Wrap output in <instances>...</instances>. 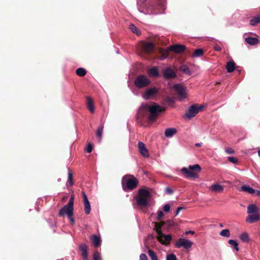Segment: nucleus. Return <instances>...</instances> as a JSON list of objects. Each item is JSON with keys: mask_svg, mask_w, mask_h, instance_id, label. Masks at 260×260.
Segmentation results:
<instances>
[{"mask_svg": "<svg viewBox=\"0 0 260 260\" xmlns=\"http://www.w3.org/2000/svg\"><path fill=\"white\" fill-rule=\"evenodd\" d=\"M165 110V108L155 103H153L151 105L148 104L142 105L138 113V122L141 125H142V118L146 114L147 111L149 112V115L148 116V121L150 123L154 122L157 120L159 114Z\"/></svg>", "mask_w": 260, "mask_h": 260, "instance_id": "f257e3e1", "label": "nucleus"}, {"mask_svg": "<svg viewBox=\"0 0 260 260\" xmlns=\"http://www.w3.org/2000/svg\"><path fill=\"white\" fill-rule=\"evenodd\" d=\"M121 184L123 190L128 191L136 188L138 185L139 181L134 175H126L122 177Z\"/></svg>", "mask_w": 260, "mask_h": 260, "instance_id": "f03ea898", "label": "nucleus"}, {"mask_svg": "<svg viewBox=\"0 0 260 260\" xmlns=\"http://www.w3.org/2000/svg\"><path fill=\"white\" fill-rule=\"evenodd\" d=\"M186 46L185 45L176 44L170 46L166 50H161L160 52L164 58H167L169 56L170 51L179 54L184 52Z\"/></svg>", "mask_w": 260, "mask_h": 260, "instance_id": "7ed1b4c3", "label": "nucleus"}, {"mask_svg": "<svg viewBox=\"0 0 260 260\" xmlns=\"http://www.w3.org/2000/svg\"><path fill=\"white\" fill-rule=\"evenodd\" d=\"M201 170V167L198 164L192 166H189V168H183L181 171L185 175L186 178H196L198 175L194 171L200 172Z\"/></svg>", "mask_w": 260, "mask_h": 260, "instance_id": "20e7f679", "label": "nucleus"}, {"mask_svg": "<svg viewBox=\"0 0 260 260\" xmlns=\"http://www.w3.org/2000/svg\"><path fill=\"white\" fill-rule=\"evenodd\" d=\"M139 197L137 198V204L141 207H146L148 205V199L150 196V192L145 189H140L138 190Z\"/></svg>", "mask_w": 260, "mask_h": 260, "instance_id": "39448f33", "label": "nucleus"}, {"mask_svg": "<svg viewBox=\"0 0 260 260\" xmlns=\"http://www.w3.org/2000/svg\"><path fill=\"white\" fill-rule=\"evenodd\" d=\"M151 81L145 75L138 76L134 81L135 85L139 88L147 87L150 85Z\"/></svg>", "mask_w": 260, "mask_h": 260, "instance_id": "423d86ee", "label": "nucleus"}, {"mask_svg": "<svg viewBox=\"0 0 260 260\" xmlns=\"http://www.w3.org/2000/svg\"><path fill=\"white\" fill-rule=\"evenodd\" d=\"M164 223L162 222V224L159 225L158 227H155V231L158 234L157 239L162 244H166V242L169 243L170 241L172 240V236L171 235H165L162 232L160 231L161 228L163 226V224Z\"/></svg>", "mask_w": 260, "mask_h": 260, "instance_id": "0eeeda50", "label": "nucleus"}, {"mask_svg": "<svg viewBox=\"0 0 260 260\" xmlns=\"http://www.w3.org/2000/svg\"><path fill=\"white\" fill-rule=\"evenodd\" d=\"M204 106L203 105L199 106L197 104L191 105L189 107L187 112L185 113V116L190 119L194 117L200 111H201Z\"/></svg>", "mask_w": 260, "mask_h": 260, "instance_id": "6e6552de", "label": "nucleus"}, {"mask_svg": "<svg viewBox=\"0 0 260 260\" xmlns=\"http://www.w3.org/2000/svg\"><path fill=\"white\" fill-rule=\"evenodd\" d=\"M193 245V243L186 239L179 238L175 243V246L176 248L183 247L185 249L190 248Z\"/></svg>", "mask_w": 260, "mask_h": 260, "instance_id": "1a4fd4ad", "label": "nucleus"}, {"mask_svg": "<svg viewBox=\"0 0 260 260\" xmlns=\"http://www.w3.org/2000/svg\"><path fill=\"white\" fill-rule=\"evenodd\" d=\"M73 210L74 207L69 206V205L67 204L59 210L58 215L59 217H62L66 214L68 217L73 216Z\"/></svg>", "mask_w": 260, "mask_h": 260, "instance_id": "9d476101", "label": "nucleus"}, {"mask_svg": "<svg viewBox=\"0 0 260 260\" xmlns=\"http://www.w3.org/2000/svg\"><path fill=\"white\" fill-rule=\"evenodd\" d=\"M174 89L176 92L180 101L186 98V92L183 86L180 84H175L174 86Z\"/></svg>", "mask_w": 260, "mask_h": 260, "instance_id": "9b49d317", "label": "nucleus"}, {"mask_svg": "<svg viewBox=\"0 0 260 260\" xmlns=\"http://www.w3.org/2000/svg\"><path fill=\"white\" fill-rule=\"evenodd\" d=\"M158 89L156 87L149 88L143 93L142 96L145 100L152 99L158 93Z\"/></svg>", "mask_w": 260, "mask_h": 260, "instance_id": "f8f14e48", "label": "nucleus"}, {"mask_svg": "<svg viewBox=\"0 0 260 260\" xmlns=\"http://www.w3.org/2000/svg\"><path fill=\"white\" fill-rule=\"evenodd\" d=\"M82 198L84 206L85 212L87 215H88L91 211V207L90 203L88 200L87 197L84 191H82Z\"/></svg>", "mask_w": 260, "mask_h": 260, "instance_id": "ddd939ff", "label": "nucleus"}, {"mask_svg": "<svg viewBox=\"0 0 260 260\" xmlns=\"http://www.w3.org/2000/svg\"><path fill=\"white\" fill-rule=\"evenodd\" d=\"M142 49L146 53H150L154 49V45L152 42H145L142 44Z\"/></svg>", "mask_w": 260, "mask_h": 260, "instance_id": "4468645a", "label": "nucleus"}, {"mask_svg": "<svg viewBox=\"0 0 260 260\" xmlns=\"http://www.w3.org/2000/svg\"><path fill=\"white\" fill-rule=\"evenodd\" d=\"M260 220V213L249 214L246 218V222L253 223Z\"/></svg>", "mask_w": 260, "mask_h": 260, "instance_id": "2eb2a0df", "label": "nucleus"}, {"mask_svg": "<svg viewBox=\"0 0 260 260\" xmlns=\"http://www.w3.org/2000/svg\"><path fill=\"white\" fill-rule=\"evenodd\" d=\"M138 148L139 151L141 154L144 157H147L149 156V153L148 150L146 149L145 145L142 142H138Z\"/></svg>", "mask_w": 260, "mask_h": 260, "instance_id": "dca6fc26", "label": "nucleus"}, {"mask_svg": "<svg viewBox=\"0 0 260 260\" xmlns=\"http://www.w3.org/2000/svg\"><path fill=\"white\" fill-rule=\"evenodd\" d=\"M163 75L166 79H172L176 76L175 72L170 68H168L163 71Z\"/></svg>", "mask_w": 260, "mask_h": 260, "instance_id": "f3484780", "label": "nucleus"}, {"mask_svg": "<svg viewBox=\"0 0 260 260\" xmlns=\"http://www.w3.org/2000/svg\"><path fill=\"white\" fill-rule=\"evenodd\" d=\"M259 208L253 204H250L247 207V213L249 214L259 213Z\"/></svg>", "mask_w": 260, "mask_h": 260, "instance_id": "a211bd4d", "label": "nucleus"}, {"mask_svg": "<svg viewBox=\"0 0 260 260\" xmlns=\"http://www.w3.org/2000/svg\"><path fill=\"white\" fill-rule=\"evenodd\" d=\"M90 240L95 247H98L101 245V241L100 237L93 235L91 236Z\"/></svg>", "mask_w": 260, "mask_h": 260, "instance_id": "6ab92c4d", "label": "nucleus"}, {"mask_svg": "<svg viewBox=\"0 0 260 260\" xmlns=\"http://www.w3.org/2000/svg\"><path fill=\"white\" fill-rule=\"evenodd\" d=\"M162 222L164 223L163 224V226L166 225L168 228L174 227L176 225V224L173 221L171 220H167L166 221H161L159 223H155V227H158Z\"/></svg>", "mask_w": 260, "mask_h": 260, "instance_id": "aec40b11", "label": "nucleus"}, {"mask_svg": "<svg viewBox=\"0 0 260 260\" xmlns=\"http://www.w3.org/2000/svg\"><path fill=\"white\" fill-rule=\"evenodd\" d=\"M177 132V129L175 128H168L165 130V136L167 138H171L175 135Z\"/></svg>", "mask_w": 260, "mask_h": 260, "instance_id": "412c9836", "label": "nucleus"}, {"mask_svg": "<svg viewBox=\"0 0 260 260\" xmlns=\"http://www.w3.org/2000/svg\"><path fill=\"white\" fill-rule=\"evenodd\" d=\"M86 105L87 108L90 111V112L91 113H93L94 112L93 102L92 99L90 97H87L86 98Z\"/></svg>", "mask_w": 260, "mask_h": 260, "instance_id": "4be33fe9", "label": "nucleus"}, {"mask_svg": "<svg viewBox=\"0 0 260 260\" xmlns=\"http://www.w3.org/2000/svg\"><path fill=\"white\" fill-rule=\"evenodd\" d=\"M87 248L88 247L85 244H82L79 246V249L82 252V256L83 259L87 258Z\"/></svg>", "mask_w": 260, "mask_h": 260, "instance_id": "5701e85b", "label": "nucleus"}, {"mask_svg": "<svg viewBox=\"0 0 260 260\" xmlns=\"http://www.w3.org/2000/svg\"><path fill=\"white\" fill-rule=\"evenodd\" d=\"M245 42L251 45H254L258 43V40L257 38L247 37L245 39Z\"/></svg>", "mask_w": 260, "mask_h": 260, "instance_id": "b1692460", "label": "nucleus"}, {"mask_svg": "<svg viewBox=\"0 0 260 260\" xmlns=\"http://www.w3.org/2000/svg\"><path fill=\"white\" fill-rule=\"evenodd\" d=\"M211 190L215 192H221L223 190V187L218 184H215L211 186Z\"/></svg>", "mask_w": 260, "mask_h": 260, "instance_id": "393cba45", "label": "nucleus"}, {"mask_svg": "<svg viewBox=\"0 0 260 260\" xmlns=\"http://www.w3.org/2000/svg\"><path fill=\"white\" fill-rule=\"evenodd\" d=\"M241 189L242 191L248 192L250 194H254L255 191V189L251 187L249 185H243L241 186Z\"/></svg>", "mask_w": 260, "mask_h": 260, "instance_id": "a878e982", "label": "nucleus"}, {"mask_svg": "<svg viewBox=\"0 0 260 260\" xmlns=\"http://www.w3.org/2000/svg\"><path fill=\"white\" fill-rule=\"evenodd\" d=\"M226 69L229 73L233 72L235 69V63L234 61L232 60L228 62L226 65Z\"/></svg>", "mask_w": 260, "mask_h": 260, "instance_id": "bb28decb", "label": "nucleus"}, {"mask_svg": "<svg viewBox=\"0 0 260 260\" xmlns=\"http://www.w3.org/2000/svg\"><path fill=\"white\" fill-rule=\"evenodd\" d=\"M148 74L150 76L153 77H158L159 76L158 69L155 67H152L151 69H150L148 70Z\"/></svg>", "mask_w": 260, "mask_h": 260, "instance_id": "cd10ccee", "label": "nucleus"}, {"mask_svg": "<svg viewBox=\"0 0 260 260\" xmlns=\"http://www.w3.org/2000/svg\"><path fill=\"white\" fill-rule=\"evenodd\" d=\"M146 248L148 249V254L149 256H150L151 259V260H158L156 253L152 249L149 248V247L148 246H147Z\"/></svg>", "mask_w": 260, "mask_h": 260, "instance_id": "c85d7f7f", "label": "nucleus"}, {"mask_svg": "<svg viewBox=\"0 0 260 260\" xmlns=\"http://www.w3.org/2000/svg\"><path fill=\"white\" fill-rule=\"evenodd\" d=\"M129 29L134 33L136 34L137 36H140L141 34L140 30L135 25L132 24L129 25Z\"/></svg>", "mask_w": 260, "mask_h": 260, "instance_id": "c756f323", "label": "nucleus"}, {"mask_svg": "<svg viewBox=\"0 0 260 260\" xmlns=\"http://www.w3.org/2000/svg\"><path fill=\"white\" fill-rule=\"evenodd\" d=\"M103 129H104V125L103 124L101 125L97 129L96 133V136L98 138H99V141H101V140L102 138Z\"/></svg>", "mask_w": 260, "mask_h": 260, "instance_id": "7c9ffc66", "label": "nucleus"}, {"mask_svg": "<svg viewBox=\"0 0 260 260\" xmlns=\"http://www.w3.org/2000/svg\"><path fill=\"white\" fill-rule=\"evenodd\" d=\"M76 73L80 77H83L86 74L87 71L83 68H79L76 70Z\"/></svg>", "mask_w": 260, "mask_h": 260, "instance_id": "2f4dec72", "label": "nucleus"}, {"mask_svg": "<svg viewBox=\"0 0 260 260\" xmlns=\"http://www.w3.org/2000/svg\"><path fill=\"white\" fill-rule=\"evenodd\" d=\"M204 54V50L202 49H197L194 51L192 56L193 57H198L202 56Z\"/></svg>", "mask_w": 260, "mask_h": 260, "instance_id": "473e14b6", "label": "nucleus"}, {"mask_svg": "<svg viewBox=\"0 0 260 260\" xmlns=\"http://www.w3.org/2000/svg\"><path fill=\"white\" fill-rule=\"evenodd\" d=\"M228 243L233 247L234 249L238 251L239 250L238 244L234 240L230 239L228 241Z\"/></svg>", "mask_w": 260, "mask_h": 260, "instance_id": "72a5a7b5", "label": "nucleus"}, {"mask_svg": "<svg viewBox=\"0 0 260 260\" xmlns=\"http://www.w3.org/2000/svg\"><path fill=\"white\" fill-rule=\"evenodd\" d=\"M258 23H260V15L255 16L250 20V24L252 26H254Z\"/></svg>", "mask_w": 260, "mask_h": 260, "instance_id": "f704fd0d", "label": "nucleus"}, {"mask_svg": "<svg viewBox=\"0 0 260 260\" xmlns=\"http://www.w3.org/2000/svg\"><path fill=\"white\" fill-rule=\"evenodd\" d=\"M179 71L186 74H190V70L186 65H182L179 67Z\"/></svg>", "mask_w": 260, "mask_h": 260, "instance_id": "c9c22d12", "label": "nucleus"}, {"mask_svg": "<svg viewBox=\"0 0 260 260\" xmlns=\"http://www.w3.org/2000/svg\"><path fill=\"white\" fill-rule=\"evenodd\" d=\"M240 239L244 242H247L249 241V238L247 233L242 234L240 237Z\"/></svg>", "mask_w": 260, "mask_h": 260, "instance_id": "e433bc0d", "label": "nucleus"}, {"mask_svg": "<svg viewBox=\"0 0 260 260\" xmlns=\"http://www.w3.org/2000/svg\"><path fill=\"white\" fill-rule=\"evenodd\" d=\"M220 235L222 237L229 238L230 237L231 235L230 232L228 229L223 230L220 232Z\"/></svg>", "mask_w": 260, "mask_h": 260, "instance_id": "4c0bfd02", "label": "nucleus"}, {"mask_svg": "<svg viewBox=\"0 0 260 260\" xmlns=\"http://www.w3.org/2000/svg\"><path fill=\"white\" fill-rule=\"evenodd\" d=\"M68 182L71 186L73 185V175L71 171H69L68 172Z\"/></svg>", "mask_w": 260, "mask_h": 260, "instance_id": "58836bf2", "label": "nucleus"}, {"mask_svg": "<svg viewBox=\"0 0 260 260\" xmlns=\"http://www.w3.org/2000/svg\"><path fill=\"white\" fill-rule=\"evenodd\" d=\"M166 260H177V257L175 254L171 253L167 255Z\"/></svg>", "mask_w": 260, "mask_h": 260, "instance_id": "ea45409f", "label": "nucleus"}, {"mask_svg": "<svg viewBox=\"0 0 260 260\" xmlns=\"http://www.w3.org/2000/svg\"><path fill=\"white\" fill-rule=\"evenodd\" d=\"M228 159L229 161L233 163L234 164H237L238 161V159L237 158L233 157V156H230L228 158Z\"/></svg>", "mask_w": 260, "mask_h": 260, "instance_id": "a19ab883", "label": "nucleus"}, {"mask_svg": "<svg viewBox=\"0 0 260 260\" xmlns=\"http://www.w3.org/2000/svg\"><path fill=\"white\" fill-rule=\"evenodd\" d=\"M74 194H72L70 197L69 202L68 203V205H69V206L73 207L74 206Z\"/></svg>", "mask_w": 260, "mask_h": 260, "instance_id": "79ce46f5", "label": "nucleus"}, {"mask_svg": "<svg viewBox=\"0 0 260 260\" xmlns=\"http://www.w3.org/2000/svg\"><path fill=\"white\" fill-rule=\"evenodd\" d=\"M93 260H101L100 254L98 252H95L94 253Z\"/></svg>", "mask_w": 260, "mask_h": 260, "instance_id": "37998d69", "label": "nucleus"}, {"mask_svg": "<svg viewBox=\"0 0 260 260\" xmlns=\"http://www.w3.org/2000/svg\"><path fill=\"white\" fill-rule=\"evenodd\" d=\"M164 215V213L162 211H161V210L158 211L157 212V219L158 220H160L162 218Z\"/></svg>", "mask_w": 260, "mask_h": 260, "instance_id": "c03bdc74", "label": "nucleus"}, {"mask_svg": "<svg viewBox=\"0 0 260 260\" xmlns=\"http://www.w3.org/2000/svg\"><path fill=\"white\" fill-rule=\"evenodd\" d=\"M86 150L87 153H90L92 151V145L91 143H88Z\"/></svg>", "mask_w": 260, "mask_h": 260, "instance_id": "a18cd8bd", "label": "nucleus"}, {"mask_svg": "<svg viewBox=\"0 0 260 260\" xmlns=\"http://www.w3.org/2000/svg\"><path fill=\"white\" fill-rule=\"evenodd\" d=\"M139 260H148V257L145 253H141L140 255Z\"/></svg>", "mask_w": 260, "mask_h": 260, "instance_id": "49530a36", "label": "nucleus"}, {"mask_svg": "<svg viewBox=\"0 0 260 260\" xmlns=\"http://www.w3.org/2000/svg\"><path fill=\"white\" fill-rule=\"evenodd\" d=\"M166 192L168 194H172L173 193V190L170 187H167L165 189Z\"/></svg>", "mask_w": 260, "mask_h": 260, "instance_id": "de8ad7c7", "label": "nucleus"}, {"mask_svg": "<svg viewBox=\"0 0 260 260\" xmlns=\"http://www.w3.org/2000/svg\"><path fill=\"white\" fill-rule=\"evenodd\" d=\"M170 209V206L169 204H166L164 206V211L165 212H169V210Z\"/></svg>", "mask_w": 260, "mask_h": 260, "instance_id": "09e8293b", "label": "nucleus"}, {"mask_svg": "<svg viewBox=\"0 0 260 260\" xmlns=\"http://www.w3.org/2000/svg\"><path fill=\"white\" fill-rule=\"evenodd\" d=\"M225 152L228 154H234L235 153L234 150L231 148H228L226 149Z\"/></svg>", "mask_w": 260, "mask_h": 260, "instance_id": "8fccbe9b", "label": "nucleus"}, {"mask_svg": "<svg viewBox=\"0 0 260 260\" xmlns=\"http://www.w3.org/2000/svg\"><path fill=\"white\" fill-rule=\"evenodd\" d=\"M214 49L216 51H220L221 50V47L217 44H215L214 46Z\"/></svg>", "mask_w": 260, "mask_h": 260, "instance_id": "3c124183", "label": "nucleus"}, {"mask_svg": "<svg viewBox=\"0 0 260 260\" xmlns=\"http://www.w3.org/2000/svg\"><path fill=\"white\" fill-rule=\"evenodd\" d=\"M166 101L168 102L169 104H173L174 103L173 99L170 98H167L166 99Z\"/></svg>", "mask_w": 260, "mask_h": 260, "instance_id": "603ef678", "label": "nucleus"}, {"mask_svg": "<svg viewBox=\"0 0 260 260\" xmlns=\"http://www.w3.org/2000/svg\"><path fill=\"white\" fill-rule=\"evenodd\" d=\"M70 221V222L72 224H74L75 223V220L73 218V216L68 217Z\"/></svg>", "mask_w": 260, "mask_h": 260, "instance_id": "864d4df0", "label": "nucleus"}, {"mask_svg": "<svg viewBox=\"0 0 260 260\" xmlns=\"http://www.w3.org/2000/svg\"><path fill=\"white\" fill-rule=\"evenodd\" d=\"M146 1H147V0H139V1H138V4L139 5H140V4H144V3Z\"/></svg>", "mask_w": 260, "mask_h": 260, "instance_id": "5fc2aeb1", "label": "nucleus"}, {"mask_svg": "<svg viewBox=\"0 0 260 260\" xmlns=\"http://www.w3.org/2000/svg\"><path fill=\"white\" fill-rule=\"evenodd\" d=\"M188 234H190L191 235H193L194 234V232L192 231H187V232H185V234L186 235H187Z\"/></svg>", "mask_w": 260, "mask_h": 260, "instance_id": "6e6d98bb", "label": "nucleus"}, {"mask_svg": "<svg viewBox=\"0 0 260 260\" xmlns=\"http://www.w3.org/2000/svg\"><path fill=\"white\" fill-rule=\"evenodd\" d=\"M256 196H260V191L258 190H255V193Z\"/></svg>", "mask_w": 260, "mask_h": 260, "instance_id": "4d7b16f0", "label": "nucleus"}, {"mask_svg": "<svg viewBox=\"0 0 260 260\" xmlns=\"http://www.w3.org/2000/svg\"><path fill=\"white\" fill-rule=\"evenodd\" d=\"M184 209V208L182 207H179L177 208V209H178V210H179L180 211L183 210Z\"/></svg>", "mask_w": 260, "mask_h": 260, "instance_id": "13d9d810", "label": "nucleus"}, {"mask_svg": "<svg viewBox=\"0 0 260 260\" xmlns=\"http://www.w3.org/2000/svg\"><path fill=\"white\" fill-rule=\"evenodd\" d=\"M179 212H180V211L178 210V209H177L176 213H175V216L178 215Z\"/></svg>", "mask_w": 260, "mask_h": 260, "instance_id": "bf43d9fd", "label": "nucleus"}, {"mask_svg": "<svg viewBox=\"0 0 260 260\" xmlns=\"http://www.w3.org/2000/svg\"><path fill=\"white\" fill-rule=\"evenodd\" d=\"M179 212H180V211L178 210V209H177L176 213H175V216L178 215Z\"/></svg>", "mask_w": 260, "mask_h": 260, "instance_id": "052dcab7", "label": "nucleus"}, {"mask_svg": "<svg viewBox=\"0 0 260 260\" xmlns=\"http://www.w3.org/2000/svg\"><path fill=\"white\" fill-rule=\"evenodd\" d=\"M195 145L197 147H201L202 144H201V143H196Z\"/></svg>", "mask_w": 260, "mask_h": 260, "instance_id": "680f3d73", "label": "nucleus"}, {"mask_svg": "<svg viewBox=\"0 0 260 260\" xmlns=\"http://www.w3.org/2000/svg\"><path fill=\"white\" fill-rule=\"evenodd\" d=\"M219 226H220V228H222V227L223 226V224H222V223H220V224H219Z\"/></svg>", "mask_w": 260, "mask_h": 260, "instance_id": "e2e57ef3", "label": "nucleus"}, {"mask_svg": "<svg viewBox=\"0 0 260 260\" xmlns=\"http://www.w3.org/2000/svg\"><path fill=\"white\" fill-rule=\"evenodd\" d=\"M258 154L259 157H260V150H259L258 151Z\"/></svg>", "mask_w": 260, "mask_h": 260, "instance_id": "0e129e2a", "label": "nucleus"}, {"mask_svg": "<svg viewBox=\"0 0 260 260\" xmlns=\"http://www.w3.org/2000/svg\"><path fill=\"white\" fill-rule=\"evenodd\" d=\"M67 199V197H63V198H62V200H66V199Z\"/></svg>", "mask_w": 260, "mask_h": 260, "instance_id": "69168bd1", "label": "nucleus"}, {"mask_svg": "<svg viewBox=\"0 0 260 260\" xmlns=\"http://www.w3.org/2000/svg\"><path fill=\"white\" fill-rule=\"evenodd\" d=\"M84 260H88L87 258L86 259H84Z\"/></svg>", "mask_w": 260, "mask_h": 260, "instance_id": "338daca9", "label": "nucleus"}]
</instances>
